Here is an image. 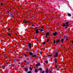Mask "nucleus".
<instances>
[{"label":"nucleus","mask_w":73,"mask_h":73,"mask_svg":"<svg viewBox=\"0 0 73 73\" xmlns=\"http://www.w3.org/2000/svg\"><path fill=\"white\" fill-rule=\"evenodd\" d=\"M69 25V22H67L66 23V24L65 23H63V27H64L65 28H66V29H67L68 28V27Z\"/></svg>","instance_id":"f257e3e1"},{"label":"nucleus","mask_w":73,"mask_h":73,"mask_svg":"<svg viewBox=\"0 0 73 73\" xmlns=\"http://www.w3.org/2000/svg\"><path fill=\"white\" fill-rule=\"evenodd\" d=\"M29 49H28V47H27L26 48L27 50V51H28V52H29V49H30L31 50H32V47H31V43H29Z\"/></svg>","instance_id":"f03ea898"},{"label":"nucleus","mask_w":73,"mask_h":73,"mask_svg":"<svg viewBox=\"0 0 73 73\" xmlns=\"http://www.w3.org/2000/svg\"><path fill=\"white\" fill-rule=\"evenodd\" d=\"M24 70L26 72H27L29 71V69L28 68H24Z\"/></svg>","instance_id":"7ed1b4c3"},{"label":"nucleus","mask_w":73,"mask_h":73,"mask_svg":"<svg viewBox=\"0 0 73 73\" xmlns=\"http://www.w3.org/2000/svg\"><path fill=\"white\" fill-rule=\"evenodd\" d=\"M23 22L24 23H28V20H25L23 21Z\"/></svg>","instance_id":"20e7f679"},{"label":"nucleus","mask_w":73,"mask_h":73,"mask_svg":"<svg viewBox=\"0 0 73 73\" xmlns=\"http://www.w3.org/2000/svg\"><path fill=\"white\" fill-rule=\"evenodd\" d=\"M58 53L56 52V54L55 55V57H58Z\"/></svg>","instance_id":"39448f33"},{"label":"nucleus","mask_w":73,"mask_h":73,"mask_svg":"<svg viewBox=\"0 0 73 73\" xmlns=\"http://www.w3.org/2000/svg\"><path fill=\"white\" fill-rule=\"evenodd\" d=\"M40 63H38L37 64H36L35 65V66L37 67L38 66H40Z\"/></svg>","instance_id":"423d86ee"},{"label":"nucleus","mask_w":73,"mask_h":73,"mask_svg":"<svg viewBox=\"0 0 73 73\" xmlns=\"http://www.w3.org/2000/svg\"><path fill=\"white\" fill-rule=\"evenodd\" d=\"M46 38H47V37H48L49 36V32H48L47 33H46Z\"/></svg>","instance_id":"0eeeda50"},{"label":"nucleus","mask_w":73,"mask_h":73,"mask_svg":"<svg viewBox=\"0 0 73 73\" xmlns=\"http://www.w3.org/2000/svg\"><path fill=\"white\" fill-rule=\"evenodd\" d=\"M38 29H36V30H35V32L36 34L38 33Z\"/></svg>","instance_id":"6e6552de"},{"label":"nucleus","mask_w":73,"mask_h":73,"mask_svg":"<svg viewBox=\"0 0 73 73\" xmlns=\"http://www.w3.org/2000/svg\"><path fill=\"white\" fill-rule=\"evenodd\" d=\"M60 42V39H59L57 40H56V43H58V42Z\"/></svg>","instance_id":"1a4fd4ad"},{"label":"nucleus","mask_w":73,"mask_h":73,"mask_svg":"<svg viewBox=\"0 0 73 73\" xmlns=\"http://www.w3.org/2000/svg\"><path fill=\"white\" fill-rule=\"evenodd\" d=\"M60 41H62V43H63L64 42V38H62L60 40Z\"/></svg>","instance_id":"9d476101"},{"label":"nucleus","mask_w":73,"mask_h":73,"mask_svg":"<svg viewBox=\"0 0 73 73\" xmlns=\"http://www.w3.org/2000/svg\"><path fill=\"white\" fill-rule=\"evenodd\" d=\"M35 72V73H37L38 72V71H37V69H35V71H34Z\"/></svg>","instance_id":"9b49d317"},{"label":"nucleus","mask_w":73,"mask_h":73,"mask_svg":"<svg viewBox=\"0 0 73 73\" xmlns=\"http://www.w3.org/2000/svg\"><path fill=\"white\" fill-rule=\"evenodd\" d=\"M10 15H11V17H14V16H13V15L12 14V13H10Z\"/></svg>","instance_id":"f8f14e48"},{"label":"nucleus","mask_w":73,"mask_h":73,"mask_svg":"<svg viewBox=\"0 0 73 73\" xmlns=\"http://www.w3.org/2000/svg\"><path fill=\"white\" fill-rule=\"evenodd\" d=\"M47 70H46L45 71V72L46 73H48V72H49V70H48V68H47Z\"/></svg>","instance_id":"ddd939ff"},{"label":"nucleus","mask_w":73,"mask_h":73,"mask_svg":"<svg viewBox=\"0 0 73 73\" xmlns=\"http://www.w3.org/2000/svg\"><path fill=\"white\" fill-rule=\"evenodd\" d=\"M53 35L55 36L56 35H57V32H55L53 33Z\"/></svg>","instance_id":"4468645a"},{"label":"nucleus","mask_w":73,"mask_h":73,"mask_svg":"<svg viewBox=\"0 0 73 73\" xmlns=\"http://www.w3.org/2000/svg\"><path fill=\"white\" fill-rule=\"evenodd\" d=\"M37 57V56L36 55H34L32 57L33 58H36Z\"/></svg>","instance_id":"2eb2a0df"},{"label":"nucleus","mask_w":73,"mask_h":73,"mask_svg":"<svg viewBox=\"0 0 73 73\" xmlns=\"http://www.w3.org/2000/svg\"><path fill=\"white\" fill-rule=\"evenodd\" d=\"M57 59H55L54 60V61L55 62V63H56V64L57 63Z\"/></svg>","instance_id":"dca6fc26"},{"label":"nucleus","mask_w":73,"mask_h":73,"mask_svg":"<svg viewBox=\"0 0 73 73\" xmlns=\"http://www.w3.org/2000/svg\"><path fill=\"white\" fill-rule=\"evenodd\" d=\"M29 53L30 54V55H31V56H32V55H33V53L32 52H29Z\"/></svg>","instance_id":"f3484780"},{"label":"nucleus","mask_w":73,"mask_h":73,"mask_svg":"<svg viewBox=\"0 0 73 73\" xmlns=\"http://www.w3.org/2000/svg\"><path fill=\"white\" fill-rule=\"evenodd\" d=\"M8 36H9V37H10L12 35V34L11 33H8Z\"/></svg>","instance_id":"a211bd4d"},{"label":"nucleus","mask_w":73,"mask_h":73,"mask_svg":"<svg viewBox=\"0 0 73 73\" xmlns=\"http://www.w3.org/2000/svg\"><path fill=\"white\" fill-rule=\"evenodd\" d=\"M68 16H69V17L71 16V15H71V14H70V13L68 14Z\"/></svg>","instance_id":"6ab92c4d"},{"label":"nucleus","mask_w":73,"mask_h":73,"mask_svg":"<svg viewBox=\"0 0 73 73\" xmlns=\"http://www.w3.org/2000/svg\"><path fill=\"white\" fill-rule=\"evenodd\" d=\"M24 55L25 56V57H28V55L26 54H24Z\"/></svg>","instance_id":"aec40b11"},{"label":"nucleus","mask_w":73,"mask_h":73,"mask_svg":"<svg viewBox=\"0 0 73 73\" xmlns=\"http://www.w3.org/2000/svg\"><path fill=\"white\" fill-rule=\"evenodd\" d=\"M39 70H40V71H41V70H42V68H39Z\"/></svg>","instance_id":"412c9836"},{"label":"nucleus","mask_w":73,"mask_h":73,"mask_svg":"<svg viewBox=\"0 0 73 73\" xmlns=\"http://www.w3.org/2000/svg\"><path fill=\"white\" fill-rule=\"evenodd\" d=\"M5 68V66L4 65L2 66V68Z\"/></svg>","instance_id":"4be33fe9"},{"label":"nucleus","mask_w":73,"mask_h":73,"mask_svg":"<svg viewBox=\"0 0 73 73\" xmlns=\"http://www.w3.org/2000/svg\"><path fill=\"white\" fill-rule=\"evenodd\" d=\"M52 56V54H49L48 55V57H51Z\"/></svg>","instance_id":"5701e85b"},{"label":"nucleus","mask_w":73,"mask_h":73,"mask_svg":"<svg viewBox=\"0 0 73 73\" xmlns=\"http://www.w3.org/2000/svg\"><path fill=\"white\" fill-rule=\"evenodd\" d=\"M45 63H46V64H48V61L46 60L45 61Z\"/></svg>","instance_id":"b1692460"},{"label":"nucleus","mask_w":73,"mask_h":73,"mask_svg":"<svg viewBox=\"0 0 73 73\" xmlns=\"http://www.w3.org/2000/svg\"><path fill=\"white\" fill-rule=\"evenodd\" d=\"M49 39L48 38L47 40V42H49Z\"/></svg>","instance_id":"393cba45"},{"label":"nucleus","mask_w":73,"mask_h":73,"mask_svg":"<svg viewBox=\"0 0 73 73\" xmlns=\"http://www.w3.org/2000/svg\"><path fill=\"white\" fill-rule=\"evenodd\" d=\"M55 64V67H56V68H57V64Z\"/></svg>","instance_id":"a878e982"},{"label":"nucleus","mask_w":73,"mask_h":73,"mask_svg":"<svg viewBox=\"0 0 73 73\" xmlns=\"http://www.w3.org/2000/svg\"><path fill=\"white\" fill-rule=\"evenodd\" d=\"M45 43H46V42H45V41L43 43V45L45 44Z\"/></svg>","instance_id":"bb28decb"},{"label":"nucleus","mask_w":73,"mask_h":73,"mask_svg":"<svg viewBox=\"0 0 73 73\" xmlns=\"http://www.w3.org/2000/svg\"><path fill=\"white\" fill-rule=\"evenodd\" d=\"M30 70H31V71H32V68L31 67H30Z\"/></svg>","instance_id":"cd10ccee"},{"label":"nucleus","mask_w":73,"mask_h":73,"mask_svg":"<svg viewBox=\"0 0 73 73\" xmlns=\"http://www.w3.org/2000/svg\"><path fill=\"white\" fill-rule=\"evenodd\" d=\"M48 70H49V72H50V73H52V72L50 70H49V69Z\"/></svg>","instance_id":"c85d7f7f"},{"label":"nucleus","mask_w":73,"mask_h":73,"mask_svg":"<svg viewBox=\"0 0 73 73\" xmlns=\"http://www.w3.org/2000/svg\"><path fill=\"white\" fill-rule=\"evenodd\" d=\"M66 41H67V40H68V38L66 36Z\"/></svg>","instance_id":"c756f323"},{"label":"nucleus","mask_w":73,"mask_h":73,"mask_svg":"<svg viewBox=\"0 0 73 73\" xmlns=\"http://www.w3.org/2000/svg\"><path fill=\"white\" fill-rule=\"evenodd\" d=\"M53 41H54V44H55V43H56V40H54Z\"/></svg>","instance_id":"7c9ffc66"},{"label":"nucleus","mask_w":73,"mask_h":73,"mask_svg":"<svg viewBox=\"0 0 73 73\" xmlns=\"http://www.w3.org/2000/svg\"><path fill=\"white\" fill-rule=\"evenodd\" d=\"M66 36H65L63 38V39H64L65 38H66Z\"/></svg>","instance_id":"2f4dec72"},{"label":"nucleus","mask_w":73,"mask_h":73,"mask_svg":"<svg viewBox=\"0 0 73 73\" xmlns=\"http://www.w3.org/2000/svg\"><path fill=\"white\" fill-rule=\"evenodd\" d=\"M40 31L41 32H42V31H43V30L42 29H41L40 30Z\"/></svg>","instance_id":"473e14b6"},{"label":"nucleus","mask_w":73,"mask_h":73,"mask_svg":"<svg viewBox=\"0 0 73 73\" xmlns=\"http://www.w3.org/2000/svg\"><path fill=\"white\" fill-rule=\"evenodd\" d=\"M3 4H4V3H1V6H3Z\"/></svg>","instance_id":"72a5a7b5"},{"label":"nucleus","mask_w":73,"mask_h":73,"mask_svg":"<svg viewBox=\"0 0 73 73\" xmlns=\"http://www.w3.org/2000/svg\"><path fill=\"white\" fill-rule=\"evenodd\" d=\"M10 30H11V29H7V31H10Z\"/></svg>","instance_id":"f704fd0d"},{"label":"nucleus","mask_w":73,"mask_h":73,"mask_svg":"<svg viewBox=\"0 0 73 73\" xmlns=\"http://www.w3.org/2000/svg\"><path fill=\"white\" fill-rule=\"evenodd\" d=\"M41 28H42L43 29H44V27L43 26H42L41 27Z\"/></svg>","instance_id":"c9c22d12"},{"label":"nucleus","mask_w":73,"mask_h":73,"mask_svg":"<svg viewBox=\"0 0 73 73\" xmlns=\"http://www.w3.org/2000/svg\"><path fill=\"white\" fill-rule=\"evenodd\" d=\"M27 23H31V22H30V21H28Z\"/></svg>","instance_id":"e433bc0d"},{"label":"nucleus","mask_w":73,"mask_h":73,"mask_svg":"<svg viewBox=\"0 0 73 73\" xmlns=\"http://www.w3.org/2000/svg\"><path fill=\"white\" fill-rule=\"evenodd\" d=\"M27 64H29V62H28L27 63Z\"/></svg>","instance_id":"4c0bfd02"},{"label":"nucleus","mask_w":73,"mask_h":73,"mask_svg":"<svg viewBox=\"0 0 73 73\" xmlns=\"http://www.w3.org/2000/svg\"><path fill=\"white\" fill-rule=\"evenodd\" d=\"M37 29V27H35V29Z\"/></svg>","instance_id":"58836bf2"},{"label":"nucleus","mask_w":73,"mask_h":73,"mask_svg":"<svg viewBox=\"0 0 73 73\" xmlns=\"http://www.w3.org/2000/svg\"><path fill=\"white\" fill-rule=\"evenodd\" d=\"M25 60V62H26V63H27V61H26Z\"/></svg>","instance_id":"ea45409f"},{"label":"nucleus","mask_w":73,"mask_h":73,"mask_svg":"<svg viewBox=\"0 0 73 73\" xmlns=\"http://www.w3.org/2000/svg\"><path fill=\"white\" fill-rule=\"evenodd\" d=\"M7 13H9V11H7Z\"/></svg>","instance_id":"a19ab883"},{"label":"nucleus","mask_w":73,"mask_h":73,"mask_svg":"<svg viewBox=\"0 0 73 73\" xmlns=\"http://www.w3.org/2000/svg\"><path fill=\"white\" fill-rule=\"evenodd\" d=\"M6 64H9V63L6 62Z\"/></svg>","instance_id":"79ce46f5"},{"label":"nucleus","mask_w":73,"mask_h":73,"mask_svg":"<svg viewBox=\"0 0 73 73\" xmlns=\"http://www.w3.org/2000/svg\"><path fill=\"white\" fill-rule=\"evenodd\" d=\"M25 65L26 66H27V63H25Z\"/></svg>","instance_id":"37998d69"},{"label":"nucleus","mask_w":73,"mask_h":73,"mask_svg":"<svg viewBox=\"0 0 73 73\" xmlns=\"http://www.w3.org/2000/svg\"><path fill=\"white\" fill-rule=\"evenodd\" d=\"M37 37H36L35 38V39H36V38H37Z\"/></svg>","instance_id":"c03bdc74"},{"label":"nucleus","mask_w":73,"mask_h":73,"mask_svg":"<svg viewBox=\"0 0 73 73\" xmlns=\"http://www.w3.org/2000/svg\"><path fill=\"white\" fill-rule=\"evenodd\" d=\"M6 15H7V14H8V13H6Z\"/></svg>","instance_id":"a18cd8bd"},{"label":"nucleus","mask_w":73,"mask_h":73,"mask_svg":"<svg viewBox=\"0 0 73 73\" xmlns=\"http://www.w3.org/2000/svg\"><path fill=\"white\" fill-rule=\"evenodd\" d=\"M72 43L73 44V41H72Z\"/></svg>","instance_id":"49530a36"},{"label":"nucleus","mask_w":73,"mask_h":73,"mask_svg":"<svg viewBox=\"0 0 73 73\" xmlns=\"http://www.w3.org/2000/svg\"><path fill=\"white\" fill-rule=\"evenodd\" d=\"M34 25H32V27H33V26H34Z\"/></svg>","instance_id":"de8ad7c7"},{"label":"nucleus","mask_w":73,"mask_h":73,"mask_svg":"<svg viewBox=\"0 0 73 73\" xmlns=\"http://www.w3.org/2000/svg\"><path fill=\"white\" fill-rule=\"evenodd\" d=\"M14 62H15V60H14Z\"/></svg>","instance_id":"09e8293b"},{"label":"nucleus","mask_w":73,"mask_h":73,"mask_svg":"<svg viewBox=\"0 0 73 73\" xmlns=\"http://www.w3.org/2000/svg\"><path fill=\"white\" fill-rule=\"evenodd\" d=\"M56 53H58V52L57 51H56Z\"/></svg>","instance_id":"8fccbe9b"},{"label":"nucleus","mask_w":73,"mask_h":73,"mask_svg":"<svg viewBox=\"0 0 73 73\" xmlns=\"http://www.w3.org/2000/svg\"><path fill=\"white\" fill-rule=\"evenodd\" d=\"M38 31H40V30L38 29Z\"/></svg>","instance_id":"3c124183"},{"label":"nucleus","mask_w":73,"mask_h":73,"mask_svg":"<svg viewBox=\"0 0 73 73\" xmlns=\"http://www.w3.org/2000/svg\"><path fill=\"white\" fill-rule=\"evenodd\" d=\"M70 29V30H71V29Z\"/></svg>","instance_id":"603ef678"},{"label":"nucleus","mask_w":73,"mask_h":73,"mask_svg":"<svg viewBox=\"0 0 73 73\" xmlns=\"http://www.w3.org/2000/svg\"><path fill=\"white\" fill-rule=\"evenodd\" d=\"M41 53H42L41 52H40V53L41 54Z\"/></svg>","instance_id":"864d4df0"},{"label":"nucleus","mask_w":73,"mask_h":73,"mask_svg":"<svg viewBox=\"0 0 73 73\" xmlns=\"http://www.w3.org/2000/svg\"><path fill=\"white\" fill-rule=\"evenodd\" d=\"M16 40H17V39H16Z\"/></svg>","instance_id":"5fc2aeb1"},{"label":"nucleus","mask_w":73,"mask_h":73,"mask_svg":"<svg viewBox=\"0 0 73 73\" xmlns=\"http://www.w3.org/2000/svg\"><path fill=\"white\" fill-rule=\"evenodd\" d=\"M49 73H50V72H49Z\"/></svg>","instance_id":"6e6d98bb"},{"label":"nucleus","mask_w":73,"mask_h":73,"mask_svg":"<svg viewBox=\"0 0 73 73\" xmlns=\"http://www.w3.org/2000/svg\"><path fill=\"white\" fill-rule=\"evenodd\" d=\"M25 46H27V45H25Z\"/></svg>","instance_id":"4d7b16f0"}]
</instances>
